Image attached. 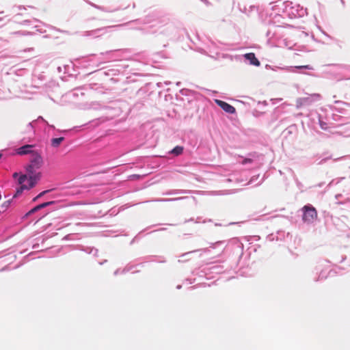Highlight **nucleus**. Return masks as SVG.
I'll return each mask as SVG.
<instances>
[{"label": "nucleus", "instance_id": "nucleus-10", "mask_svg": "<svg viewBox=\"0 0 350 350\" xmlns=\"http://www.w3.org/2000/svg\"><path fill=\"white\" fill-rule=\"evenodd\" d=\"M55 202L54 201H50V202H44V203H42L40 204H38V207L40 208V209H42V208H44L51 204H54Z\"/></svg>", "mask_w": 350, "mask_h": 350}, {"label": "nucleus", "instance_id": "nucleus-17", "mask_svg": "<svg viewBox=\"0 0 350 350\" xmlns=\"http://www.w3.org/2000/svg\"><path fill=\"white\" fill-rule=\"evenodd\" d=\"M39 198H36V196L33 199V202H36L38 200Z\"/></svg>", "mask_w": 350, "mask_h": 350}, {"label": "nucleus", "instance_id": "nucleus-15", "mask_svg": "<svg viewBox=\"0 0 350 350\" xmlns=\"http://www.w3.org/2000/svg\"><path fill=\"white\" fill-rule=\"evenodd\" d=\"M252 162V159H245L242 161V164L245 165V164H247V163H251Z\"/></svg>", "mask_w": 350, "mask_h": 350}, {"label": "nucleus", "instance_id": "nucleus-1", "mask_svg": "<svg viewBox=\"0 0 350 350\" xmlns=\"http://www.w3.org/2000/svg\"><path fill=\"white\" fill-rule=\"evenodd\" d=\"M42 165L43 159L41 154L38 152L32 153V155L30 156L29 164H28L25 167L27 173V178L31 180L33 177L39 176L40 180L42 177V173L40 172H37V170L41 168Z\"/></svg>", "mask_w": 350, "mask_h": 350}, {"label": "nucleus", "instance_id": "nucleus-2", "mask_svg": "<svg viewBox=\"0 0 350 350\" xmlns=\"http://www.w3.org/2000/svg\"><path fill=\"white\" fill-rule=\"evenodd\" d=\"M39 181V176H34L31 180L27 178V175L22 174L18 179V183L20 187L16 189L14 198H16L22 194L24 190H29L34 187Z\"/></svg>", "mask_w": 350, "mask_h": 350}, {"label": "nucleus", "instance_id": "nucleus-12", "mask_svg": "<svg viewBox=\"0 0 350 350\" xmlns=\"http://www.w3.org/2000/svg\"><path fill=\"white\" fill-rule=\"evenodd\" d=\"M40 209V208L38 207V206H36L34 208H33L32 209H31L27 214H26V216H28V215H30L34 213H36V211H38Z\"/></svg>", "mask_w": 350, "mask_h": 350}, {"label": "nucleus", "instance_id": "nucleus-8", "mask_svg": "<svg viewBox=\"0 0 350 350\" xmlns=\"http://www.w3.org/2000/svg\"><path fill=\"white\" fill-rule=\"evenodd\" d=\"M64 140V137H60L57 138H53L51 139V146L54 148H57L61 143Z\"/></svg>", "mask_w": 350, "mask_h": 350}, {"label": "nucleus", "instance_id": "nucleus-14", "mask_svg": "<svg viewBox=\"0 0 350 350\" xmlns=\"http://www.w3.org/2000/svg\"><path fill=\"white\" fill-rule=\"evenodd\" d=\"M49 191V190H45V191H42L41 193H40L36 196V198H41L42 196H44V195H45L46 193H47Z\"/></svg>", "mask_w": 350, "mask_h": 350}, {"label": "nucleus", "instance_id": "nucleus-9", "mask_svg": "<svg viewBox=\"0 0 350 350\" xmlns=\"http://www.w3.org/2000/svg\"><path fill=\"white\" fill-rule=\"evenodd\" d=\"M183 147L177 146L174 148H173L170 152L174 155L178 156V155L181 154L183 153Z\"/></svg>", "mask_w": 350, "mask_h": 350}, {"label": "nucleus", "instance_id": "nucleus-5", "mask_svg": "<svg viewBox=\"0 0 350 350\" xmlns=\"http://www.w3.org/2000/svg\"><path fill=\"white\" fill-rule=\"evenodd\" d=\"M37 152L36 151L33 150V146L31 145H25L18 149L17 153L18 154H30V156L32 155V153Z\"/></svg>", "mask_w": 350, "mask_h": 350}, {"label": "nucleus", "instance_id": "nucleus-3", "mask_svg": "<svg viewBox=\"0 0 350 350\" xmlns=\"http://www.w3.org/2000/svg\"><path fill=\"white\" fill-rule=\"evenodd\" d=\"M302 219L304 222L312 223L317 218V212L311 205H306L303 207Z\"/></svg>", "mask_w": 350, "mask_h": 350}, {"label": "nucleus", "instance_id": "nucleus-7", "mask_svg": "<svg viewBox=\"0 0 350 350\" xmlns=\"http://www.w3.org/2000/svg\"><path fill=\"white\" fill-rule=\"evenodd\" d=\"M321 95L319 94H313L310 96L303 98L302 101L306 103V105H310L313 100L320 99Z\"/></svg>", "mask_w": 350, "mask_h": 350}, {"label": "nucleus", "instance_id": "nucleus-13", "mask_svg": "<svg viewBox=\"0 0 350 350\" xmlns=\"http://www.w3.org/2000/svg\"><path fill=\"white\" fill-rule=\"evenodd\" d=\"M295 68H306V69H308V70L312 69V68L310 65L299 66H295Z\"/></svg>", "mask_w": 350, "mask_h": 350}, {"label": "nucleus", "instance_id": "nucleus-4", "mask_svg": "<svg viewBox=\"0 0 350 350\" xmlns=\"http://www.w3.org/2000/svg\"><path fill=\"white\" fill-rule=\"evenodd\" d=\"M215 103L220 107L225 112L232 114L236 111L235 108L231 105L221 100H215Z\"/></svg>", "mask_w": 350, "mask_h": 350}, {"label": "nucleus", "instance_id": "nucleus-20", "mask_svg": "<svg viewBox=\"0 0 350 350\" xmlns=\"http://www.w3.org/2000/svg\"><path fill=\"white\" fill-rule=\"evenodd\" d=\"M1 157V154H0V158Z\"/></svg>", "mask_w": 350, "mask_h": 350}, {"label": "nucleus", "instance_id": "nucleus-18", "mask_svg": "<svg viewBox=\"0 0 350 350\" xmlns=\"http://www.w3.org/2000/svg\"><path fill=\"white\" fill-rule=\"evenodd\" d=\"M340 103V100H336V101H335V103Z\"/></svg>", "mask_w": 350, "mask_h": 350}, {"label": "nucleus", "instance_id": "nucleus-19", "mask_svg": "<svg viewBox=\"0 0 350 350\" xmlns=\"http://www.w3.org/2000/svg\"><path fill=\"white\" fill-rule=\"evenodd\" d=\"M8 205H9V204H8V203H7V204H5V207H8Z\"/></svg>", "mask_w": 350, "mask_h": 350}, {"label": "nucleus", "instance_id": "nucleus-11", "mask_svg": "<svg viewBox=\"0 0 350 350\" xmlns=\"http://www.w3.org/2000/svg\"><path fill=\"white\" fill-rule=\"evenodd\" d=\"M301 100H303V98H299L297 100L296 106L297 108H300L302 106L306 105V103L302 101Z\"/></svg>", "mask_w": 350, "mask_h": 350}, {"label": "nucleus", "instance_id": "nucleus-6", "mask_svg": "<svg viewBox=\"0 0 350 350\" xmlns=\"http://www.w3.org/2000/svg\"><path fill=\"white\" fill-rule=\"evenodd\" d=\"M244 57L246 59L249 60L250 62V64L254 65V66H258L260 64V62L256 57L255 54L254 53H245L244 55Z\"/></svg>", "mask_w": 350, "mask_h": 350}, {"label": "nucleus", "instance_id": "nucleus-16", "mask_svg": "<svg viewBox=\"0 0 350 350\" xmlns=\"http://www.w3.org/2000/svg\"><path fill=\"white\" fill-rule=\"evenodd\" d=\"M18 174L17 172H15L13 174V178H16V177H18Z\"/></svg>", "mask_w": 350, "mask_h": 350}]
</instances>
